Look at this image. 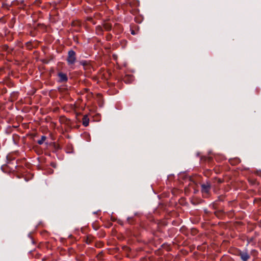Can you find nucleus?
Here are the masks:
<instances>
[{"mask_svg": "<svg viewBox=\"0 0 261 261\" xmlns=\"http://www.w3.org/2000/svg\"><path fill=\"white\" fill-rule=\"evenodd\" d=\"M201 192L203 194H208L211 189V184L209 181H206V183H204L201 185Z\"/></svg>", "mask_w": 261, "mask_h": 261, "instance_id": "nucleus-3", "label": "nucleus"}, {"mask_svg": "<svg viewBox=\"0 0 261 261\" xmlns=\"http://www.w3.org/2000/svg\"><path fill=\"white\" fill-rule=\"evenodd\" d=\"M131 219H132V218H129V217H128V218H127V221H128V223H131V222H130V221Z\"/></svg>", "mask_w": 261, "mask_h": 261, "instance_id": "nucleus-23", "label": "nucleus"}, {"mask_svg": "<svg viewBox=\"0 0 261 261\" xmlns=\"http://www.w3.org/2000/svg\"><path fill=\"white\" fill-rule=\"evenodd\" d=\"M13 141L15 143L16 141L18 139L19 136L17 134H13L12 136Z\"/></svg>", "mask_w": 261, "mask_h": 261, "instance_id": "nucleus-18", "label": "nucleus"}, {"mask_svg": "<svg viewBox=\"0 0 261 261\" xmlns=\"http://www.w3.org/2000/svg\"><path fill=\"white\" fill-rule=\"evenodd\" d=\"M111 220L113 221H116V219L115 218H113V217H111Z\"/></svg>", "mask_w": 261, "mask_h": 261, "instance_id": "nucleus-26", "label": "nucleus"}, {"mask_svg": "<svg viewBox=\"0 0 261 261\" xmlns=\"http://www.w3.org/2000/svg\"><path fill=\"white\" fill-rule=\"evenodd\" d=\"M54 146H55V147H57V148H59V146H57L56 144H54Z\"/></svg>", "mask_w": 261, "mask_h": 261, "instance_id": "nucleus-29", "label": "nucleus"}, {"mask_svg": "<svg viewBox=\"0 0 261 261\" xmlns=\"http://www.w3.org/2000/svg\"><path fill=\"white\" fill-rule=\"evenodd\" d=\"M89 119L88 118V116L87 115H85L82 118V124L84 126L86 127L89 125Z\"/></svg>", "mask_w": 261, "mask_h": 261, "instance_id": "nucleus-8", "label": "nucleus"}, {"mask_svg": "<svg viewBox=\"0 0 261 261\" xmlns=\"http://www.w3.org/2000/svg\"><path fill=\"white\" fill-rule=\"evenodd\" d=\"M123 31L122 26L119 23H115L113 28V32L116 34H120Z\"/></svg>", "mask_w": 261, "mask_h": 261, "instance_id": "nucleus-5", "label": "nucleus"}, {"mask_svg": "<svg viewBox=\"0 0 261 261\" xmlns=\"http://www.w3.org/2000/svg\"><path fill=\"white\" fill-rule=\"evenodd\" d=\"M91 242H92V240L89 239L88 238H87V239L86 240V243L88 244H90Z\"/></svg>", "mask_w": 261, "mask_h": 261, "instance_id": "nucleus-20", "label": "nucleus"}, {"mask_svg": "<svg viewBox=\"0 0 261 261\" xmlns=\"http://www.w3.org/2000/svg\"><path fill=\"white\" fill-rule=\"evenodd\" d=\"M252 251V252H256V251L255 250H253Z\"/></svg>", "mask_w": 261, "mask_h": 261, "instance_id": "nucleus-30", "label": "nucleus"}, {"mask_svg": "<svg viewBox=\"0 0 261 261\" xmlns=\"http://www.w3.org/2000/svg\"><path fill=\"white\" fill-rule=\"evenodd\" d=\"M162 247L167 251H170L171 249L170 245L166 243L162 244Z\"/></svg>", "mask_w": 261, "mask_h": 261, "instance_id": "nucleus-14", "label": "nucleus"}, {"mask_svg": "<svg viewBox=\"0 0 261 261\" xmlns=\"http://www.w3.org/2000/svg\"><path fill=\"white\" fill-rule=\"evenodd\" d=\"M51 166L53 167V168H56V164L55 163H51Z\"/></svg>", "mask_w": 261, "mask_h": 261, "instance_id": "nucleus-22", "label": "nucleus"}, {"mask_svg": "<svg viewBox=\"0 0 261 261\" xmlns=\"http://www.w3.org/2000/svg\"><path fill=\"white\" fill-rule=\"evenodd\" d=\"M96 33L97 35H101L103 34L102 27L101 25H97L96 27Z\"/></svg>", "mask_w": 261, "mask_h": 261, "instance_id": "nucleus-11", "label": "nucleus"}, {"mask_svg": "<svg viewBox=\"0 0 261 261\" xmlns=\"http://www.w3.org/2000/svg\"><path fill=\"white\" fill-rule=\"evenodd\" d=\"M131 34L132 35H135L136 34V33H135V31L134 30H132Z\"/></svg>", "mask_w": 261, "mask_h": 261, "instance_id": "nucleus-24", "label": "nucleus"}, {"mask_svg": "<svg viewBox=\"0 0 261 261\" xmlns=\"http://www.w3.org/2000/svg\"><path fill=\"white\" fill-rule=\"evenodd\" d=\"M218 182H219V183L222 182L221 180L219 179L218 180Z\"/></svg>", "mask_w": 261, "mask_h": 261, "instance_id": "nucleus-28", "label": "nucleus"}, {"mask_svg": "<svg viewBox=\"0 0 261 261\" xmlns=\"http://www.w3.org/2000/svg\"><path fill=\"white\" fill-rule=\"evenodd\" d=\"M2 92L3 93H6L7 92V88H4L3 89H2Z\"/></svg>", "mask_w": 261, "mask_h": 261, "instance_id": "nucleus-21", "label": "nucleus"}, {"mask_svg": "<svg viewBox=\"0 0 261 261\" xmlns=\"http://www.w3.org/2000/svg\"><path fill=\"white\" fill-rule=\"evenodd\" d=\"M15 127V126H8L6 129V133L8 134H10L13 130V128Z\"/></svg>", "mask_w": 261, "mask_h": 261, "instance_id": "nucleus-16", "label": "nucleus"}, {"mask_svg": "<svg viewBox=\"0 0 261 261\" xmlns=\"http://www.w3.org/2000/svg\"><path fill=\"white\" fill-rule=\"evenodd\" d=\"M103 256V251H101L96 255V258L97 259L101 260L102 259Z\"/></svg>", "mask_w": 261, "mask_h": 261, "instance_id": "nucleus-17", "label": "nucleus"}, {"mask_svg": "<svg viewBox=\"0 0 261 261\" xmlns=\"http://www.w3.org/2000/svg\"><path fill=\"white\" fill-rule=\"evenodd\" d=\"M76 53L75 52L70 49L68 51L66 61L68 65H72L74 64L76 61Z\"/></svg>", "mask_w": 261, "mask_h": 261, "instance_id": "nucleus-2", "label": "nucleus"}, {"mask_svg": "<svg viewBox=\"0 0 261 261\" xmlns=\"http://www.w3.org/2000/svg\"><path fill=\"white\" fill-rule=\"evenodd\" d=\"M112 35L111 34H108L106 36L107 40L110 41L112 38Z\"/></svg>", "mask_w": 261, "mask_h": 261, "instance_id": "nucleus-19", "label": "nucleus"}, {"mask_svg": "<svg viewBox=\"0 0 261 261\" xmlns=\"http://www.w3.org/2000/svg\"><path fill=\"white\" fill-rule=\"evenodd\" d=\"M103 27L106 31H110L112 29V25L111 23L105 22L103 24Z\"/></svg>", "mask_w": 261, "mask_h": 261, "instance_id": "nucleus-10", "label": "nucleus"}, {"mask_svg": "<svg viewBox=\"0 0 261 261\" xmlns=\"http://www.w3.org/2000/svg\"><path fill=\"white\" fill-rule=\"evenodd\" d=\"M1 170L5 173L9 172V167L7 165H3L1 167Z\"/></svg>", "mask_w": 261, "mask_h": 261, "instance_id": "nucleus-12", "label": "nucleus"}, {"mask_svg": "<svg viewBox=\"0 0 261 261\" xmlns=\"http://www.w3.org/2000/svg\"><path fill=\"white\" fill-rule=\"evenodd\" d=\"M80 64L83 66V69L85 70H90L91 68L90 61H89L82 60L80 61Z\"/></svg>", "mask_w": 261, "mask_h": 261, "instance_id": "nucleus-6", "label": "nucleus"}, {"mask_svg": "<svg viewBox=\"0 0 261 261\" xmlns=\"http://www.w3.org/2000/svg\"><path fill=\"white\" fill-rule=\"evenodd\" d=\"M123 81L126 84H130L134 80V77L132 75H127L123 78Z\"/></svg>", "mask_w": 261, "mask_h": 261, "instance_id": "nucleus-7", "label": "nucleus"}, {"mask_svg": "<svg viewBox=\"0 0 261 261\" xmlns=\"http://www.w3.org/2000/svg\"><path fill=\"white\" fill-rule=\"evenodd\" d=\"M207 159L208 160V161H211L212 160V158H207Z\"/></svg>", "mask_w": 261, "mask_h": 261, "instance_id": "nucleus-27", "label": "nucleus"}, {"mask_svg": "<svg viewBox=\"0 0 261 261\" xmlns=\"http://www.w3.org/2000/svg\"><path fill=\"white\" fill-rule=\"evenodd\" d=\"M229 163L232 165H236L241 162V160L238 158L230 159L229 160Z\"/></svg>", "mask_w": 261, "mask_h": 261, "instance_id": "nucleus-9", "label": "nucleus"}, {"mask_svg": "<svg viewBox=\"0 0 261 261\" xmlns=\"http://www.w3.org/2000/svg\"><path fill=\"white\" fill-rule=\"evenodd\" d=\"M46 139V137L45 136H42L41 139L38 140L37 143L39 145H41L43 143L45 140Z\"/></svg>", "mask_w": 261, "mask_h": 261, "instance_id": "nucleus-13", "label": "nucleus"}, {"mask_svg": "<svg viewBox=\"0 0 261 261\" xmlns=\"http://www.w3.org/2000/svg\"><path fill=\"white\" fill-rule=\"evenodd\" d=\"M190 180L191 182H193L194 184H195V181H194L192 179H191V178H190Z\"/></svg>", "mask_w": 261, "mask_h": 261, "instance_id": "nucleus-25", "label": "nucleus"}, {"mask_svg": "<svg viewBox=\"0 0 261 261\" xmlns=\"http://www.w3.org/2000/svg\"><path fill=\"white\" fill-rule=\"evenodd\" d=\"M25 46L28 49H32L33 47L32 42L31 41H29L25 43Z\"/></svg>", "mask_w": 261, "mask_h": 261, "instance_id": "nucleus-15", "label": "nucleus"}, {"mask_svg": "<svg viewBox=\"0 0 261 261\" xmlns=\"http://www.w3.org/2000/svg\"><path fill=\"white\" fill-rule=\"evenodd\" d=\"M59 80L58 82L59 83H66L68 81V76L66 73L62 72H60L58 73Z\"/></svg>", "mask_w": 261, "mask_h": 261, "instance_id": "nucleus-4", "label": "nucleus"}, {"mask_svg": "<svg viewBox=\"0 0 261 261\" xmlns=\"http://www.w3.org/2000/svg\"><path fill=\"white\" fill-rule=\"evenodd\" d=\"M236 254L239 256L242 261H248L251 257L250 254L247 249L243 250L238 249Z\"/></svg>", "mask_w": 261, "mask_h": 261, "instance_id": "nucleus-1", "label": "nucleus"}]
</instances>
